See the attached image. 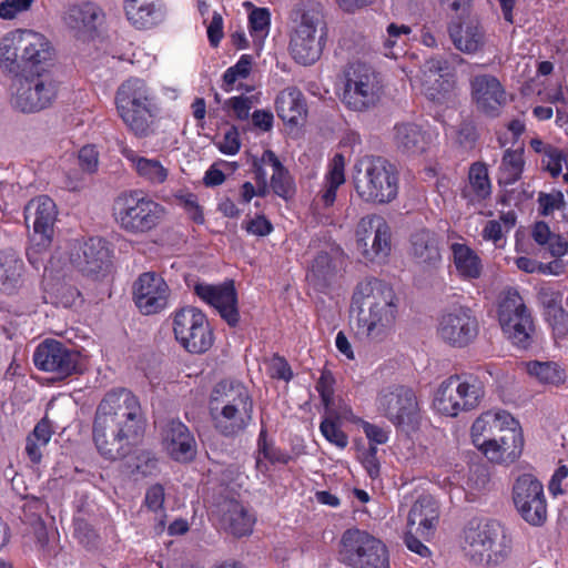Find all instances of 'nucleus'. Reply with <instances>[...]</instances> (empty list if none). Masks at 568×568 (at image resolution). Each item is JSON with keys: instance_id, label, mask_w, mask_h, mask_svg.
<instances>
[{"instance_id": "obj_1", "label": "nucleus", "mask_w": 568, "mask_h": 568, "mask_svg": "<svg viewBox=\"0 0 568 568\" xmlns=\"http://www.w3.org/2000/svg\"><path fill=\"white\" fill-rule=\"evenodd\" d=\"M141 404L130 390L109 392L97 407L92 436L98 452L109 460L128 456L143 436Z\"/></svg>"}, {"instance_id": "obj_2", "label": "nucleus", "mask_w": 568, "mask_h": 568, "mask_svg": "<svg viewBox=\"0 0 568 568\" xmlns=\"http://www.w3.org/2000/svg\"><path fill=\"white\" fill-rule=\"evenodd\" d=\"M356 334L369 343L388 339L396 326L399 298L387 283L373 278L361 282L353 294Z\"/></svg>"}, {"instance_id": "obj_3", "label": "nucleus", "mask_w": 568, "mask_h": 568, "mask_svg": "<svg viewBox=\"0 0 568 568\" xmlns=\"http://www.w3.org/2000/svg\"><path fill=\"white\" fill-rule=\"evenodd\" d=\"M210 413L221 434L235 436L242 433L253 420V399L248 389L233 381L217 383L211 394Z\"/></svg>"}, {"instance_id": "obj_4", "label": "nucleus", "mask_w": 568, "mask_h": 568, "mask_svg": "<svg viewBox=\"0 0 568 568\" xmlns=\"http://www.w3.org/2000/svg\"><path fill=\"white\" fill-rule=\"evenodd\" d=\"M353 186L356 195L368 204H388L399 191V173L381 156H365L354 165Z\"/></svg>"}, {"instance_id": "obj_5", "label": "nucleus", "mask_w": 568, "mask_h": 568, "mask_svg": "<svg viewBox=\"0 0 568 568\" xmlns=\"http://www.w3.org/2000/svg\"><path fill=\"white\" fill-rule=\"evenodd\" d=\"M115 106L120 119L136 136H148L154 123L156 105L148 84L139 78L122 82L115 93Z\"/></svg>"}, {"instance_id": "obj_6", "label": "nucleus", "mask_w": 568, "mask_h": 568, "mask_svg": "<svg viewBox=\"0 0 568 568\" xmlns=\"http://www.w3.org/2000/svg\"><path fill=\"white\" fill-rule=\"evenodd\" d=\"M501 535L500 525L488 519H471L462 535V549L468 560L477 566L496 567L509 556L510 548Z\"/></svg>"}, {"instance_id": "obj_7", "label": "nucleus", "mask_w": 568, "mask_h": 568, "mask_svg": "<svg viewBox=\"0 0 568 568\" xmlns=\"http://www.w3.org/2000/svg\"><path fill=\"white\" fill-rule=\"evenodd\" d=\"M165 206L140 191L123 193L113 204V216L121 230L132 235H144L158 229L165 220Z\"/></svg>"}, {"instance_id": "obj_8", "label": "nucleus", "mask_w": 568, "mask_h": 568, "mask_svg": "<svg viewBox=\"0 0 568 568\" xmlns=\"http://www.w3.org/2000/svg\"><path fill=\"white\" fill-rule=\"evenodd\" d=\"M12 105L23 113L48 108L57 95V83L47 68L26 70L12 85Z\"/></svg>"}, {"instance_id": "obj_9", "label": "nucleus", "mask_w": 568, "mask_h": 568, "mask_svg": "<svg viewBox=\"0 0 568 568\" xmlns=\"http://www.w3.org/2000/svg\"><path fill=\"white\" fill-rule=\"evenodd\" d=\"M384 87L379 75L366 64H354L346 73L341 100L355 112H367L382 101Z\"/></svg>"}, {"instance_id": "obj_10", "label": "nucleus", "mask_w": 568, "mask_h": 568, "mask_svg": "<svg viewBox=\"0 0 568 568\" xmlns=\"http://www.w3.org/2000/svg\"><path fill=\"white\" fill-rule=\"evenodd\" d=\"M355 247L359 256L369 263H385L392 253V230L378 214H367L356 224Z\"/></svg>"}, {"instance_id": "obj_11", "label": "nucleus", "mask_w": 568, "mask_h": 568, "mask_svg": "<svg viewBox=\"0 0 568 568\" xmlns=\"http://www.w3.org/2000/svg\"><path fill=\"white\" fill-rule=\"evenodd\" d=\"M342 560L352 568H389L386 546L364 530H347L342 538Z\"/></svg>"}, {"instance_id": "obj_12", "label": "nucleus", "mask_w": 568, "mask_h": 568, "mask_svg": "<svg viewBox=\"0 0 568 568\" xmlns=\"http://www.w3.org/2000/svg\"><path fill=\"white\" fill-rule=\"evenodd\" d=\"M326 24L318 11L310 10L302 14L301 21L291 37V54L298 63L307 65L321 57Z\"/></svg>"}, {"instance_id": "obj_13", "label": "nucleus", "mask_w": 568, "mask_h": 568, "mask_svg": "<svg viewBox=\"0 0 568 568\" xmlns=\"http://www.w3.org/2000/svg\"><path fill=\"white\" fill-rule=\"evenodd\" d=\"M498 320L503 332L513 344L521 348L530 345L535 326L517 291L508 290L504 293L498 307Z\"/></svg>"}, {"instance_id": "obj_14", "label": "nucleus", "mask_w": 568, "mask_h": 568, "mask_svg": "<svg viewBox=\"0 0 568 568\" xmlns=\"http://www.w3.org/2000/svg\"><path fill=\"white\" fill-rule=\"evenodd\" d=\"M176 341L187 352L202 354L213 345V333L204 313L195 307H183L173 315Z\"/></svg>"}, {"instance_id": "obj_15", "label": "nucleus", "mask_w": 568, "mask_h": 568, "mask_svg": "<svg viewBox=\"0 0 568 568\" xmlns=\"http://www.w3.org/2000/svg\"><path fill=\"white\" fill-rule=\"evenodd\" d=\"M414 82L427 99L442 103L452 97L456 74L445 58L432 57L423 63Z\"/></svg>"}, {"instance_id": "obj_16", "label": "nucleus", "mask_w": 568, "mask_h": 568, "mask_svg": "<svg viewBox=\"0 0 568 568\" xmlns=\"http://www.w3.org/2000/svg\"><path fill=\"white\" fill-rule=\"evenodd\" d=\"M479 332L478 321L468 306L455 305L445 310L438 318L437 335L453 347H466Z\"/></svg>"}, {"instance_id": "obj_17", "label": "nucleus", "mask_w": 568, "mask_h": 568, "mask_svg": "<svg viewBox=\"0 0 568 568\" xmlns=\"http://www.w3.org/2000/svg\"><path fill=\"white\" fill-rule=\"evenodd\" d=\"M513 500L523 519L532 526L547 520V501L544 485L532 474L518 476L513 486Z\"/></svg>"}, {"instance_id": "obj_18", "label": "nucleus", "mask_w": 568, "mask_h": 568, "mask_svg": "<svg viewBox=\"0 0 568 568\" xmlns=\"http://www.w3.org/2000/svg\"><path fill=\"white\" fill-rule=\"evenodd\" d=\"M376 409L394 425H410L418 416L414 392L403 385L383 387L375 399Z\"/></svg>"}, {"instance_id": "obj_19", "label": "nucleus", "mask_w": 568, "mask_h": 568, "mask_svg": "<svg viewBox=\"0 0 568 568\" xmlns=\"http://www.w3.org/2000/svg\"><path fill=\"white\" fill-rule=\"evenodd\" d=\"M170 298V287L154 272L141 274L133 284V300L144 315L158 314L163 311Z\"/></svg>"}, {"instance_id": "obj_20", "label": "nucleus", "mask_w": 568, "mask_h": 568, "mask_svg": "<svg viewBox=\"0 0 568 568\" xmlns=\"http://www.w3.org/2000/svg\"><path fill=\"white\" fill-rule=\"evenodd\" d=\"M79 359L80 356L77 352L69 349L55 339L43 341L33 354V363L37 368L64 376L77 372Z\"/></svg>"}, {"instance_id": "obj_21", "label": "nucleus", "mask_w": 568, "mask_h": 568, "mask_svg": "<svg viewBox=\"0 0 568 568\" xmlns=\"http://www.w3.org/2000/svg\"><path fill=\"white\" fill-rule=\"evenodd\" d=\"M57 210L54 202L45 196L31 200L24 209L27 224H32V242L37 252L47 248L51 242L52 226L55 221Z\"/></svg>"}, {"instance_id": "obj_22", "label": "nucleus", "mask_w": 568, "mask_h": 568, "mask_svg": "<svg viewBox=\"0 0 568 568\" xmlns=\"http://www.w3.org/2000/svg\"><path fill=\"white\" fill-rule=\"evenodd\" d=\"M71 264L87 276H95L105 271L110 264V248L100 237H91L73 244L70 252Z\"/></svg>"}, {"instance_id": "obj_23", "label": "nucleus", "mask_w": 568, "mask_h": 568, "mask_svg": "<svg viewBox=\"0 0 568 568\" xmlns=\"http://www.w3.org/2000/svg\"><path fill=\"white\" fill-rule=\"evenodd\" d=\"M471 100L476 109L487 116H497L507 102L500 81L491 74L475 75L470 81Z\"/></svg>"}, {"instance_id": "obj_24", "label": "nucleus", "mask_w": 568, "mask_h": 568, "mask_svg": "<svg viewBox=\"0 0 568 568\" xmlns=\"http://www.w3.org/2000/svg\"><path fill=\"white\" fill-rule=\"evenodd\" d=\"M194 292L203 302L214 307L231 326L237 324L240 315L233 282H225L219 285L196 283Z\"/></svg>"}, {"instance_id": "obj_25", "label": "nucleus", "mask_w": 568, "mask_h": 568, "mask_svg": "<svg viewBox=\"0 0 568 568\" xmlns=\"http://www.w3.org/2000/svg\"><path fill=\"white\" fill-rule=\"evenodd\" d=\"M524 448V437L519 423L503 432L496 438L484 442L478 449L493 463L511 464L519 458Z\"/></svg>"}, {"instance_id": "obj_26", "label": "nucleus", "mask_w": 568, "mask_h": 568, "mask_svg": "<svg viewBox=\"0 0 568 568\" xmlns=\"http://www.w3.org/2000/svg\"><path fill=\"white\" fill-rule=\"evenodd\" d=\"M439 521V506L430 495L420 496L412 506L408 517V529L415 531L424 540H429Z\"/></svg>"}, {"instance_id": "obj_27", "label": "nucleus", "mask_w": 568, "mask_h": 568, "mask_svg": "<svg viewBox=\"0 0 568 568\" xmlns=\"http://www.w3.org/2000/svg\"><path fill=\"white\" fill-rule=\"evenodd\" d=\"M408 255L424 268H436L442 263L438 235L426 229L415 231L409 237Z\"/></svg>"}, {"instance_id": "obj_28", "label": "nucleus", "mask_w": 568, "mask_h": 568, "mask_svg": "<svg viewBox=\"0 0 568 568\" xmlns=\"http://www.w3.org/2000/svg\"><path fill=\"white\" fill-rule=\"evenodd\" d=\"M128 21L139 30H149L161 24L166 17L162 0H124Z\"/></svg>"}, {"instance_id": "obj_29", "label": "nucleus", "mask_w": 568, "mask_h": 568, "mask_svg": "<svg viewBox=\"0 0 568 568\" xmlns=\"http://www.w3.org/2000/svg\"><path fill=\"white\" fill-rule=\"evenodd\" d=\"M517 420L505 410H488L475 419L470 435L473 444L479 448L484 442L496 438L508 428L516 427Z\"/></svg>"}, {"instance_id": "obj_30", "label": "nucleus", "mask_w": 568, "mask_h": 568, "mask_svg": "<svg viewBox=\"0 0 568 568\" xmlns=\"http://www.w3.org/2000/svg\"><path fill=\"white\" fill-rule=\"evenodd\" d=\"M21 43V61L29 64V70L44 68L53 57V48L48 38L31 29H19Z\"/></svg>"}, {"instance_id": "obj_31", "label": "nucleus", "mask_w": 568, "mask_h": 568, "mask_svg": "<svg viewBox=\"0 0 568 568\" xmlns=\"http://www.w3.org/2000/svg\"><path fill=\"white\" fill-rule=\"evenodd\" d=\"M163 445L168 454L178 462L191 460L195 455V439L189 428L179 420L168 423Z\"/></svg>"}, {"instance_id": "obj_32", "label": "nucleus", "mask_w": 568, "mask_h": 568, "mask_svg": "<svg viewBox=\"0 0 568 568\" xmlns=\"http://www.w3.org/2000/svg\"><path fill=\"white\" fill-rule=\"evenodd\" d=\"M448 32L455 48L466 54L477 53L486 43L485 31L476 19L452 23Z\"/></svg>"}, {"instance_id": "obj_33", "label": "nucleus", "mask_w": 568, "mask_h": 568, "mask_svg": "<svg viewBox=\"0 0 568 568\" xmlns=\"http://www.w3.org/2000/svg\"><path fill=\"white\" fill-rule=\"evenodd\" d=\"M455 272L463 281L478 280L484 272L483 260L464 240L449 245Z\"/></svg>"}, {"instance_id": "obj_34", "label": "nucleus", "mask_w": 568, "mask_h": 568, "mask_svg": "<svg viewBox=\"0 0 568 568\" xmlns=\"http://www.w3.org/2000/svg\"><path fill=\"white\" fill-rule=\"evenodd\" d=\"M342 266V257L338 252L333 255L320 253L313 261L307 281L318 291L329 287L336 280Z\"/></svg>"}, {"instance_id": "obj_35", "label": "nucleus", "mask_w": 568, "mask_h": 568, "mask_svg": "<svg viewBox=\"0 0 568 568\" xmlns=\"http://www.w3.org/2000/svg\"><path fill=\"white\" fill-rule=\"evenodd\" d=\"M393 140L397 150L407 155L422 154L430 142L428 134L415 123L396 124Z\"/></svg>"}, {"instance_id": "obj_36", "label": "nucleus", "mask_w": 568, "mask_h": 568, "mask_svg": "<svg viewBox=\"0 0 568 568\" xmlns=\"http://www.w3.org/2000/svg\"><path fill=\"white\" fill-rule=\"evenodd\" d=\"M122 154L132 164L136 174L149 184L160 185L168 181L170 170L159 159L140 156L129 148H124Z\"/></svg>"}, {"instance_id": "obj_37", "label": "nucleus", "mask_w": 568, "mask_h": 568, "mask_svg": "<svg viewBox=\"0 0 568 568\" xmlns=\"http://www.w3.org/2000/svg\"><path fill=\"white\" fill-rule=\"evenodd\" d=\"M345 183V158L337 153L328 163L327 171L323 179L322 189L318 191L316 201L323 206L329 207L336 200V192Z\"/></svg>"}, {"instance_id": "obj_38", "label": "nucleus", "mask_w": 568, "mask_h": 568, "mask_svg": "<svg viewBox=\"0 0 568 568\" xmlns=\"http://www.w3.org/2000/svg\"><path fill=\"white\" fill-rule=\"evenodd\" d=\"M491 194V182L486 164L473 163L468 171V181L462 190V195L469 204L481 203Z\"/></svg>"}, {"instance_id": "obj_39", "label": "nucleus", "mask_w": 568, "mask_h": 568, "mask_svg": "<svg viewBox=\"0 0 568 568\" xmlns=\"http://www.w3.org/2000/svg\"><path fill=\"white\" fill-rule=\"evenodd\" d=\"M277 115L286 123L297 124L306 115V103L295 87L282 90L275 99Z\"/></svg>"}, {"instance_id": "obj_40", "label": "nucleus", "mask_w": 568, "mask_h": 568, "mask_svg": "<svg viewBox=\"0 0 568 568\" xmlns=\"http://www.w3.org/2000/svg\"><path fill=\"white\" fill-rule=\"evenodd\" d=\"M222 524L232 535L241 537L252 532L255 518L243 505L230 500L223 507Z\"/></svg>"}, {"instance_id": "obj_41", "label": "nucleus", "mask_w": 568, "mask_h": 568, "mask_svg": "<svg viewBox=\"0 0 568 568\" xmlns=\"http://www.w3.org/2000/svg\"><path fill=\"white\" fill-rule=\"evenodd\" d=\"M455 389L462 412L476 408L484 397V384L475 376H454Z\"/></svg>"}, {"instance_id": "obj_42", "label": "nucleus", "mask_w": 568, "mask_h": 568, "mask_svg": "<svg viewBox=\"0 0 568 568\" xmlns=\"http://www.w3.org/2000/svg\"><path fill=\"white\" fill-rule=\"evenodd\" d=\"M19 52L21 53L20 31L16 29L0 40V68L3 72L18 74L20 70Z\"/></svg>"}, {"instance_id": "obj_43", "label": "nucleus", "mask_w": 568, "mask_h": 568, "mask_svg": "<svg viewBox=\"0 0 568 568\" xmlns=\"http://www.w3.org/2000/svg\"><path fill=\"white\" fill-rule=\"evenodd\" d=\"M455 384V377L450 376L440 383L435 393L433 406L442 415L455 417L462 412Z\"/></svg>"}, {"instance_id": "obj_44", "label": "nucleus", "mask_w": 568, "mask_h": 568, "mask_svg": "<svg viewBox=\"0 0 568 568\" xmlns=\"http://www.w3.org/2000/svg\"><path fill=\"white\" fill-rule=\"evenodd\" d=\"M52 436V429L48 420L39 422L33 432L28 435L26 440V454L33 464L41 462L43 449L49 444Z\"/></svg>"}, {"instance_id": "obj_45", "label": "nucleus", "mask_w": 568, "mask_h": 568, "mask_svg": "<svg viewBox=\"0 0 568 568\" xmlns=\"http://www.w3.org/2000/svg\"><path fill=\"white\" fill-rule=\"evenodd\" d=\"M524 150H506L499 166L498 183L510 185L517 182L524 171Z\"/></svg>"}, {"instance_id": "obj_46", "label": "nucleus", "mask_w": 568, "mask_h": 568, "mask_svg": "<svg viewBox=\"0 0 568 568\" xmlns=\"http://www.w3.org/2000/svg\"><path fill=\"white\" fill-rule=\"evenodd\" d=\"M101 16V10L94 3H83L69 9L64 17L65 23L74 30L92 29Z\"/></svg>"}, {"instance_id": "obj_47", "label": "nucleus", "mask_w": 568, "mask_h": 568, "mask_svg": "<svg viewBox=\"0 0 568 568\" xmlns=\"http://www.w3.org/2000/svg\"><path fill=\"white\" fill-rule=\"evenodd\" d=\"M410 33L412 28L407 24L389 23L383 36L384 54L396 59L404 51L405 40Z\"/></svg>"}, {"instance_id": "obj_48", "label": "nucleus", "mask_w": 568, "mask_h": 568, "mask_svg": "<svg viewBox=\"0 0 568 568\" xmlns=\"http://www.w3.org/2000/svg\"><path fill=\"white\" fill-rule=\"evenodd\" d=\"M23 271V262L13 253L0 254V286L3 291L16 287Z\"/></svg>"}, {"instance_id": "obj_49", "label": "nucleus", "mask_w": 568, "mask_h": 568, "mask_svg": "<svg viewBox=\"0 0 568 568\" xmlns=\"http://www.w3.org/2000/svg\"><path fill=\"white\" fill-rule=\"evenodd\" d=\"M527 374L541 384L558 385L564 382V372L552 362H528L524 364Z\"/></svg>"}, {"instance_id": "obj_50", "label": "nucleus", "mask_w": 568, "mask_h": 568, "mask_svg": "<svg viewBox=\"0 0 568 568\" xmlns=\"http://www.w3.org/2000/svg\"><path fill=\"white\" fill-rule=\"evenodd\" d=\"M251 9L248 13V29L255 41L262 43L268 36L271 28V12L267 8L254 7L247 3Z\"/></svg>"}, {"instance_id": "obj_51", "label": "nucleus", "mask_w": 568, "mask_h": 568, "mask_svg": "<svg viewBox=\"0 0 568 568\" xmlns=\"http://www.w3.org/2000/svg\"><path fill=\"white\" fill-rule=\"evenodd\" d=\"M320 430L324 438L337 448L344 449L348 445V436L342 430L338 422L334 420L333 413H326Z\"/></svg>"}, {"instance_id": "obj_52", "label": "nucleus", "mask_w": 568, "mask_h": 568, "mask_svg": "<svg viewBox=\"0 0 568 568\" xmlns=\"http://www.w3.org/2000/svg\"><path fill=\"white\" fill-rule=\"evenodd\" d=\"M253 58L250 54H243L239 59V61L230 67L223 75L224 81V90L232 91L234 89V84L239 80L246 79L252 70Z\"/></svg>"}, {"instance_id": "obj_53", "label": "nucleus", "mask_w": 568, "mask_h": 568, "mask_svg": "<svg viewBox=\"0 0 568 568\" xmlns=\"http://www.w3.org/2000/svg\"><path fill=\"white\" fill-rule=\"evenodd\" d=\"M270 185L274 193L284 200H288L295 194L294 182L284 166L273 172Z\"/></svg>"}, {"instance_id": "obj_54", "label": "nucleus", "mask_w": 568, "mask_h": 568, "mask_svg": "<svg viewBox=\"0 0 568 568\" xmlns=\"http://www.w3.org/2000/svg\"><path fill=\"white\" fill-rule=\"evenodd\" d=\"M258 103L257 95H237L225 101L224 108L233 112L239 120L248 119L251 109Z\"/></svg>"}, {"instance_id": "obj_55", "label": "nucleus", "mask_w": 568, "mask_h": 568, "mask_svg": "<svg viewBox=\"0 0 568 568\" xmlns=\"http://www.w3.org/2000/svg\"><path fill=\"white\" fill-rule=\"evenodd\" d=\"M217 150L225 155H235L241 149L240 132L236 126L229 128L223 135L214 142Z\"/></svg>"}, {"instance_id": "obj_56", "label": "nucleus", "mask_w": 568, "mask_h": 568, "mask_svg": "<svg viewBox=\"0 0 568 568\" xmlns=\"http://www.w3.org/2000/svg\"><path fill=\"white\" fill-rule=\"evenodd\" d=\"M539 213L544 216L551 215L555 211L565 206V197L560 191L552 193H539L538 195Z\"/></svg>"}, {"instance_id": "obj_57", "label": "nucleus", "mask_w": 568, "mask_h": 568, "mask_svg": "<svg viewBox=\"0 0 568 568\" xmlns=\"http://www.w3.org/2000/svg\"><path fill=\"white\" fill-rule=\"evenodd\" d=\"M34 0H3L0 2V18L11 20L19 14L27 12Z\"/></svg>"}, {"instance_id": "obj_58", "label": "nucleus", "mask_w": 568, "mask_h": 568, "mask_svg": "<svg viewBox=\"0 0 568 568\" xmlns=\"http://www.w3.org/2000/svg\"><path fill=\"white\" fill-rule=\"evenodd\" d=\"M359 422L363 427L365 436L369 440L371 447H375V445H383L387 443L389 438V432L386 428H383L375 424H371L365 420Z\"/></svg>"}, {"instance_id": "obj_59", "label": "nucleus", "mask_w": 568, "mask_h": 568, "mask_svg": "<svg viewBox=\"0 0 568 568\" xmlns=\"http://www.w3.org/2000/svg\"><path fill=\"white\" fill-rule=\"evenodd\" d=\"M507 232L497 220L486 222L481 231V236L485 241L493 242L496 247L503 245L504 236Z\"/></svg>"}, {"instance_id": "obj_60", "label": "nucleus", "mask_w": 568, "mask_h": 568, "mask_svg": "<svg viewBox=\"0 0 568 568\" xmlns=\"http://www.w3.org/2000/svg\"><path fill=\"white\" fill-rule=\"evenodd\" d=\"M79 164L88 173L97 171L99 165V153L93 145H85L79 151Z\"/></svg>"}, {"instance_id": "obj_61", "label": "nucleus", "mask_w": 568, "mask_h": 568, "mask_svg": "<svg viewBox=\"0 0 568 568\" xmlns=\"http://www.w3.org/2000/svg\"><path fill=\"white\" fill-rule=\"evenodd\" d=\"M180 203L189 217L197 223L203 224L204 223V214L203 210L200 206L197 199L194 194H187L180 197Z\"/></svg>"}, {"instance_id": "obj_62", "label": "nucleus", "mask_w": 568, "mask_h": 568, "mask_svg": "<svg viewBox=\"0 0 568 568\" xmlns=\"http://www.w3.org/2000/svg\"><path fill=\"white\" fill-rule=\"evenodd\" d=\"M529 143H530L531 149L536 153L542 154L541 166H544L545 163L551 164V166H554L556 164L555 158L558 155V153L556 152L555 145L545 143L539 138L531 139Z\"/></svg>"}, {"instance_id": "obj_63", "label": "nucleus", "mask_w": 568, "mask_h": 568, "mask_svg": "<svg viewBox=\"0 0 568 568\" xmlns=\"http://www.w3.org/2000/svg\"><path fill=\"white\" fill-rule=\"evenodd\" d=\"M568 478V467L562 465L556 469L552 474L549 484L548 490L552 497H557L559 495L565 494V481Z\"/></svg>"}, {"instance_id": "obj_64", "label": "nucleus", "mask_w": 568, "mask_h": 568, "mask_svg": "<svg viewBox=\"0 0 568 568\" xmlns=\"http://www.w3.org/2000/svg\"><path fill=\"white\" fill-rule=\"evenodd\" d=\"M244 229L253 235L265 236L270 234L273 230L271 222L263 215H257L256 217L247 221L244 224Z\"/></svg>"}]
</instances>
